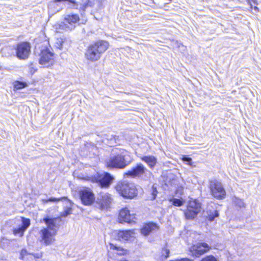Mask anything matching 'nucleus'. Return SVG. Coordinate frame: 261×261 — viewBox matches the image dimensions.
<instances>
[{"label": "nucleus", "mask_w": 261, "mask_h": 261, "mask_svg": "<svg viewBox=\"0 0 261 261\" xmlns=\"http://www.w3.org/2000/svg\"><path fill=\"white\" fill-rule=\"evenodd\" d=\"M151 173L142 164H138L136 166L124 173V177H138L147 180L150 177Z\"/></svg>", "instance_id": "3"}, {"label": "nucleus", "mask_w": 261, "mask_h": 261, "mask_svg": "<svg viewBox=\"0 0 261 261\" xmlns=\"http://www.w3.org/2000/svg\"><path fill=\"white\" fill-rule=\"evenodd\" d=\"M113 201L111 195L108 193L101 192L97 198L96 202L101 210L107 209Z\"/></svg>", "instance_id": "10"}, {"label": "nucleus", "mask_w": 261, "mask_h": 261, "mask_svg": "<svg viewBox=\"0 0 261 261\" xmlns=\"http://www.w3.org/2000/svg\"><path fill=\"white\" fill-rule=\"evenodd\" d=\"M251 8L253 9L255 12H258V8L256 6H254L253 8L251 4H250Z\"/></svg>", "instance_id": "39"}, {"label": "nucleus", "mask_w": 261, "mask_h": 261, "mask_svg": "<svg viewBox=\"0 0 261 261\" xmlns=\"http://www.w3.org/2000/svg\"><path fill=\"white\" fill-rule=\"evenodd\" d=\"M66 39L65 37L57 38L55 43V46L60 49H62L63 44L65 43Z\"/></svg>", "instance_id": "22"}, {"label": "nucleus", "mask_w": 261, "mask_h": 261, "mask_svg": "<svg viewBox=\"0 0 261 261\" xmlns=\"http://www.w3.org/2000/svg\"><path fill=\"white\" fill-rule=\"evenodd\" d=\"M111 248H113L117 250H122L123 249L120 247H117L116 245L111 244Z\"/></svg>", "instance_id": "36"}, {"label": "nucleus", "mask_w": 261, "mask_h": 261, "mask_svg": "<svg viewBox=\"0 0 261 261\" xmlns=\"http://www.w3.org/2000/svg\"><path fill=\"white\" fill-rule=\"evenodd\" d=\"M39 64L44 67H48L54 63V55L48 48L42 50L40 55Z\"/></svg>", "instance_id": "7"}, {"label": "nucleus", "mask_w": 261, "mask_h": 261, "mask_svg": "<svg viewBox=\"0 0 261 261\" xmlns=\"http://www.w3.org/2000/svg\"><path fill=\"white\" fill-rule=\"evenodd\" d=\"M218 216L219 214L218 211H215L214 212L208 214L207 218L210 221H213L214 220L215 218L218 217Z\"/></svg>", "instance_id": "24"}, {"label": "nucleus", "mask_w": 261, "mask_h": 261, "mask_svg": "<svg viewBox=\"0 0 261 261\" xmlns=\"http://www.w3.org/2000/svg\"><path fill=\"white\" fill-rule=\"evenodd\" d=\"M31 253H28L27 250L25 249H23L21 250L20 254V258L21 259H23L24 257L27 254H30Z\"/></svg>", "instance_id": "32"}, {"label": "nucleus", "mask_w": 261, "mask_h": 261, "mask_svg": "<svg viewBox=\"0 0 261 261\" xmlns=\"http://www.w3.org/2000/svg\"><path fill=\"white\" fill-rule=\"evenodd\" d=\"M232 200L235 206L238 207L239 208H241L245 206V204L243 200L238 197H234L232 198Z\"/></svg>", "instance_id": "21"}, {"label": "nucleus", "mask_w": 261, "mask_h": 261, "mask_svg": "<svg viewBox=\"0 0 261 261\" xmlns=\"http://www.w3.org/2000/svg\"><path fill=\"white\" fill-rule=\"evenodd\" d=\"M118 239L121 241H129L134 238V230H119L115 232Z\"/></svg>", "instance_id": "17"}, {"label": "nucleus", "mask_w": 261, "mask_h": 261, "mask_svg": "<svg viewBox=\"0 0 261 261\" xmlns=\"http://www.w3.org/2000/svg\"><path fill=\"white\" fill-rule=\"evenodd\" d=\"M109 46V43L105 41H98L90 45L85 54L87 59L91 61H97Z\"/></svg>", "instance_id": "2"}, {"label": "nucleus", "mask_w": 261, "mask_h": 261, "mask_svg": "<svg viewBox=\"0 0 261 261\" xmlns=\"http://www.w3.org/2000/svg\"><path fill=\"white\" fill-rule=\"evenodd\" d=\"M56 2H59L62 1H68L70 3L74 4L75 5H76V3L75 2V0H56Z\"/></svg>", "instance_id": "37"}, {"label": "nucleus", "mask_w": 261, "mask_h": 261, "mask_svg": "<svg viewBox=\"0 0 261 261\" xmlns=\"http://www.w3.org/2000/svg\"><path fill=\"white\" fill-rule=\"evenodd\" d=\"M14 88L16 90H19L28 86V84L25 82L15 81L13 83Z\"/></svg>", "instance_id": "23"}, {"label": "nucleus", "mask_w": 261, "mask_h": 261, "mask_svg": "<svg viewBox=\"0 0 261 261\" xmlns=\"http://www.w3.org/2000/svg\"><path fill=\"white\" fill-rule=\"evenodd\" d=\"M43 220L47 226L46 227H43V228L46 229L53 234L56 235L61 220L58 218H44Z\"/></svg>", "instance_id": "12"}, {"label": "nucleus", "mask_w": 261, "mask_h": 261, "mask_svg": "<svg viewBox=\"0 0 261 261\" xmlns=\"http://www.w3.org/2000/svg\"><path fill=\"white\" fill-rule=\"evenodd\" d=\"M141 160L145 162L148 167L153 169L157 163L156 158L153 155H146L141 157Z\"/></svg>", "instance_id": "19"}, {"label": "nucleus", "mask_w": 261, "mask_h": 261, "mask_svg": "<svg viewBox=\"0 0 261 261\" xmlns=\"http://www.w3.org/2000/svg\"><path fill=\"white\" fill-rule=\"evenodd\" d=\"M159 229V226L154 223L150 222L145 224L141 229V233L144 236L148 235L150 232Z\"/></svg>", "instance_id": "18"}, {"label": "nucleus", "mask_w": 261, "mask_h": 261, "mask_svg": "<svg viewBox=\"0 0 261 261\" xmlns=\"http://www.w3.org/2000/svg\"><path fill=\"white\" fill-rule=\"evenodd\" d=\"M79 194L82 203L86 205L91 204L95 200L93 192L89 188L82 189Z\"/></svg>", "instance_id": "11"}, {"label": "nucleus", "mask_w": 261, "mask_h": 261, "mask_svg": "<svg viewBox=\"0 0 261 261\" xmlns=\"http://www.w3.org/2000/svg\"><path fill=\"white\" fill-rule=\"evenodd\" d=\"M63 198H64V197H62V198H56L51 197V198H50L49 199H47V200H43V201H44V202H56V201H57L61 200V199H62Z\"/></svg>", "instance_id": "31"}, {"label": "nucleus", "mask_w": 261, "mask_h": 261, "mask_svg": "<svg viewBox=\"0 0 261 261\" xmlns=\"http://www.w3.org/2000/svg\"><path fill=\"white\" fill-rule=\"evenodd\" d=\"M72 212V208L71 207H66L62 214V216L66 217L68 215L70 214Z\"/></svg>", "instance_id": "28"}, {"label": "nucleus", "mask_w": 261, "mask_h": 261, "mask_svg": "<svg viewBox=\"0 0 261 261\" xmlns=\"http://www.w3.org/2000/svg\"><path fill=\"white\" fill-rule=\"evenodd\" d=\"M132 161L130 153L123 150L117 154L112 155L106 164L109 168L123 169L129 165Z\"/></svg>", "instance_id": "1"}, {"label": "nucleus", "mask_w": 261, "mask_h": 261, "mask_svg": "<svg viewBox=\"0 0 261 261\" xmlns=\"http://www.w3.org/2000/svg\"><path fill=\"white\" fill-rule=\"evenodd\" d=\"M169 250H168V249H166V248H165L163 250L162 254H163V255H164V254H165V258H167L169 256Z\"/></svg>", "instance_id": "34"}, {"label": "nucleus", "mask_w": 261, "mask_h": 261, "mask_svg": "<svg viewBox=\"0 0 261 261\" xmlns=\"http://www.w3.org/2000/svg\"><path fill=\"white\" fill-rule=\"evenodd\" d=\"M184 187L182 186H178L176 190L177 194H182L183 193Z\"/></svg>", "instance_id": "35"}, {"label": "nucleus", "mask_w": 261, "mask_h": 261, "mask_svg": "<svg viewBox=\"0 0 261 261\" xmlns=\"http://www.w3.org/2000/svg\"><path fill=\"white\" fill-rule=\"evenodd\" d=\"M116 190L121 196L127 198H133L137 195L136 188L132 183L119 182L116 186Z\"/></svg>", "instance_id": "4"}, {"label": "nucleus", "mask_w": 261, "mask_h": 261, "mask_svg": "<svg viewBox=\"0 0 261 261\" xmlns=\"http://www.w3.org/2000/svg\"><path fill=\"white\" fill-rule=\"evenodd\" d=\"M248 2L251 4V2L253 3L254 4L257 5V0H247Z\"/></svg>", "instance_id": "38"}, {"label": "nucleus", "mask_w": 261, "mask_h": 261, "mask_svg": "<svg viewBox=\"0 0 261 261\" xmlns=\"http://www.w3.org/2000/svg\"><path fill=\"white\" fill-rule=\"evenodd\" d=\"M182 160L184 162L187 163V164L189 165H192V159L189 158L187 156L184 155L182 158Z\"/></svg>", "instance_id": "30"}, {"label": "nucleus", "mask_w": 261, "mask_h": 261, "mask_svg": "<svg viewBox=\"0 0 261 261\" xmlns=\"http://www.w3.org/2000/svg\"><path fill=\"white\" fill-rule=\"evenodd\" d=\"M118 219L120 223L126 222L130 223L135 222L136 219L134 214H130L127 207L121 209L119 212Z\"/></svg>", "instance_id": "13"}, {"label": "nucleus", "mask_w": 261, "mask_h": 261, "mask_svg": "<svg viewBox=\"0 0 261 261\" xmlns=\"http://www.w3.org/2000/svg\"><path fill=\"white\" fill-rule=\"evenodd\" d=\"M22 225L14 229L13 234L15 236H19V237H22L23 236L24 231L30 226L31 224L30 220L24 217H21Z\"/></svg>", "instance_id": "16"}, {"label": "nucleus", "mask_w": 261, "mask_h": 261, "mask_svg": "<svg viewBox=\"0 0 261 261\" xmlns=\"http://www.w3.org/2000/svg\"><path fill=\"white\" fill-rule=\"evenodd\" d=\"M31 255H32L36 258H40L43 256L42 252L36 253H31Z\"/></svg>", "instance_id": "33"}, {"label": "nucleus", "mask_w": 261, "mask_h": 261, "mask_svg": "<svg viewBox=\"0 0 261 261\" xmlns=\"http://www.w3.org/2000/svg\"><path fill=\"white\" fill-rule=\"evenodd\" d=\"M40 242L42 245L49 246L53 244L56 241L55 234L48 231V230L41 228L39 232Z\"/></svg>", "instance_id": "9"}, {"label": "nucleus", "mask_w": 261, "mask_h": 261, "mask_svg": "<svg viewBox=\"0 0 261 261\" xmlns=\"http://www.w3.org/2000/svg\"><path fill=\"white\" fill-rule=\"evenodd\" d=\"M95 4L94 0H87L86 4L83 6V9L84 10L88 7H92Z\"/></svg>", "instance_id": "27"}, {"label": "nucleus", "mask_w": 261, "mask_h": 261, "mask_svg": "<svg viewBox=\"0 0 261 261\" xmlns=\"http://www.w3.org/2000/svg\"><path fill=\"white\" fill-rule=\"evenodd\" d=\"M157 193L158 191L156 190V187L155 185H153L151 188V200H154L155 199Z\"/></svg>", "instance_id": "25"}, {"label": "nucleus", "mask_w": 261, "mask_h": 261, "mask_svg": "<svg viewBox=\"0 0 261 261\" xmlns=\"http://www.w3.org/2000/svg\"><path fill=\"white\" fill-rule=\"evenodd\" d=\"M201 261H217L216 258L212 256L209 255L203 258Z\"/></svg>", "instance_id": "29"}, {"label": "nucleus", "mask_w": 261, "mask_h": 261, "mask_svg": "<svg viewBox=\"0 0 261 261\" xmlns=\"http://www.w3.org/2000/svg\"><path fill=\"white\" fill-rule=\"evenodd\" d=\"M171 201L172 202V204L176 206H180L182 205L183 202L180 199L173 198L172 200H171Z\"/></svg>", "instance_id": "26"}, {"label": "nucleus", "mask_w": 261, "mask_h": 261, "mask_svg": "<svg viewBox=\"0 0 261 261\" xmlns=\"http://www.w3.org/2000/svg\"><path fill=\"white\" fill-rule=\"evenodd\" d=\"M201 211V203L196 199L191 198L185 211V217L187 219H193Z\"/></svg>", "instance_id": "5"}, {"label": "nucleus", "mask_w": 261, "mask_h": 261, "mask_svg": "<svg viewBox=\"0 0 261 261\" xmlns=\"http://www.w3.org/2000/svg\"><path fill=\"white\" fill-rule=\"evenodd\" d=\"M113 177L108 173H103L98 175L96 182H98L101 187H108L111 184Z\"/></svg>", "instance_id": "14"}, {"label": "nucleus", "mask_w": 261, "mask_h": 261, "mask_svg": "<svg viewBox=\"0 0 261 261\" xmlns=\"http://www.w3.org/2000/svg\"><path fill=\"white\" fill-rule=\"evenodd\" d=\"M80 18L78 15L72 14L67 16L65 18V22L70 24H74L78 22Z\"/></svg>", "instance_id": "20"}, {"label": "nucleus", "mask_w": 261, "mask_h": 261, "mask_svg": "<svg viewBox=\"0 0 261 261\" xmlns=\"http://www.w3.org/2000/svg\"><path fill=\"white\" fill-rule=\"evenodd\" d=\"M31 52L29 43L23 42L17 44L16 48V56L18 58L25 60L28 58Z\"/></svg>", "instance_id": "8"}, {"label": "nucleus", "mask_w": 261, "mask_h": 261, "mask_svg": "<svg viewBox=\"0 0 261 261\" xmlns=\"http://www.w3.org/2000/svg\"><path fill=\"white\" fill-rule=\"evenodd\" d=\"M210 249V247L206 243H199L191 248V251L193 255L198 257L208 251Z\"/></svg>", "instance_id": "15"}, {"label": "nucleus", "mask_w": 261, "mask_h": 261, "mask_svg": "<svg viewBox=\"0 0 261 261\" xmlns=\"http://www.w3.org/2000/svg\"><path fill=\"white\" fill-rule=\"evenodd\" d=\"M210 188L212 195L215 198L221 199L225 197V191L221 182L214 180L210 183Z\"/></svg>", "instance_id": "6"}]
</instances>
